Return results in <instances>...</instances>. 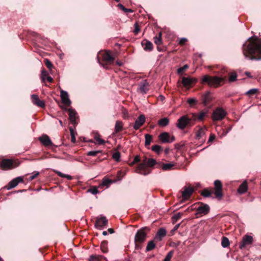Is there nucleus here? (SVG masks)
Listing matches in <instances>:
<instances>
[{"label": "nucleus", "mask_w": 261, "mask_h": 261, "mask_svg": "<svg viewBox=\"0 0 261 261\" xmlns=\"http://www.w3.org/2000/svg\"><path fill=\"white\" fill-rule=\"evenodd\" d=\"M244 56L250 60H261V39L256 36L250 37L242 47Z\"/></svg>", "instance_id": "f257e3e1"}, {"label": "nucleus", "mask_w": 261, "mask_h": 261, "mask_svg": "<svg viewBox=\"0 0 261 261\" xmlns=\"http://www.w3.org/2000/svg\"><path fill=\"white\" fill-rule=\"evenodd\" d=\"M198 120L197 114L191 113L189 115H184L177 120V127L180 129H184L187 127H191Z\"/></svg>", "instance_id": "f03ea898"}, {"label": "nucleus", "mask_w": 261, "mask_h": 261, "mask_svg": "<svg viewBox=\"0 0 261 261\" xmlns=\"http://www.w3.org/2000/svg\"><path fill=\"white\" fill-rule=\"evenodd\" d=\"M150 230V229L148 227H143L137 230L134 238L135 250H140L142 248V244L145 241L147 234Z\"/></svg>", "instance_id": "7ed1b4c3"}, {"label": "nucleus", "mask_w": 261, "mask_h": 261, "mask_svg": "<svg viewBox=\"0 0 261 261\" xmlns=\"http://www.w3.org/2000/svg\"><path fill=\"white\" fill-rule=\"evenodd\" d=\"M115 57V54H112L110 50H101L98 53L97 58L98 62L107 68L108 64H113Z\"/></svg>", "instance_id": "20e7f679"}, {"label": "nucleus", "mask_w": 261, "mask_h": 261, "mask_svg": "<svg viewBox=\"0 0 261 261\" xmlns=\"http://www.w3.org/2000/svg\"><path fill=\"white\" fill-rule=\"evenodd\" d=\"M225 81V77L205 75L203 76L201 84H206L211 87L217 88L223 85Z\"/></svg>", "instance_id": "39448f33"}, {"label": "nucleus", "mask_w": 261, "mask_h": 261, "mask_svg": "<svg viewBox=\"0 0 261 261\" xmlns=\"http://www.w3.org/2000/svg\"><path fill=\"white\" fill-rule=\"evenodd\" d=\"M192 210H196V217L199 218L202 216L207 215L210 212V207L207 204L202 202H198L192 206Z\"/></svg>", "instance_id": "423d86ee"}, {"label": "nucleus", "mask_w": 261, "mask_h": 261, "mask_svg": "<svg viewBox=\"0 0 261 261\" xmlns=\"http://www.w3.org/2000/svg\"><path fill=\"white\" fill-rule=\"evenodd\" d=\"M20 164L17 160L5 159L1 161L0 168L3 170H10L18 167Z\"/></svg>", "instance_id": "0eeeda50"}, {"label": "nucleus", "mask_w": 261, "mask_h": 261, "mask_svg": "<svg viewBox=\"0 0 261 261\" xmlns=\"http://www.w3.org/2000/svg\"><path fill=\"white\" fill-rule=\"evenodd\" d=\"M148 161V159L146 156H144L143 160L141 161L142 162L136 168V172L143 175H146L150 173L151 170L146 167Z\"/></svg>", "instance_id": "6e6552de"}, {"label": "nucleus", "mask_w": 261, "mask_h": 261, "mask_svg": "<svg viewBox=\"0 0 261 261\" xmlns=\"http://www.w3.org/2000/svg\"><path fill=\"white\" fill-rule=\"evenodd\" d=\"M213 190L215 198L219 200H221L224 195L222 191V184L220 180H216L214 181V188Z\"/></svg>", "instance_id": "1a4fd4ad"}, {"label": "nucleus", "mask_w": 261, "mask_h": 261, "mask_svg": "<svg viewBox=\"0 0 261 261\" xmlns=\"http://www.w3.org/2000/svg\"><path fill=\"white\" fill-rule=\"evenodd\" d=\"M227 115V112L222 108H216L212 116L213 121H219L222 120Z\"/></svg>", "instance_id": "9d476101"}, {"label": "nucleus", "mask_w": 261, "mask_h": 261, "mask_svg": "<svg viewBox=\"0 0 261 261\" xmlns=\"http://www.w3.org/2000/svg\"><path fill=\"white\" fill-rule=\"evenodd\" d=\"M38 139L39 141L42 144V145L46 147L51 148L53 147H57V145L54 144L49 137L46 134L42 135Z\"/></svg>", "instance_id": "9b49d317"}, {"label": "nucleus", "mask_w": 261, "mask_h": 261, "mask_svg": "<svg viewBox=\"0 0 261 261\" xmlns=\"http://www.w3.org/2000/svg\"><path fill=\"white\" fill-rule=\"evenodd\" d=\"M64 111H68L69 113V118L71 123L75 125L77 124L76 119L78 118L77 113L72 108L67 109L66 108H64L63 107H61Z\"/></svg>", "instance_id": "f8f14e48"}, {"label": "nucleus", "mask_w": 261, "mask_h": 261, "mask_svg": "<svg viewBox=\"0 0 261 261\" xmlns=\"http://www.w3.org/2000/svg\"><path fill=\"white\" fill-rule=\"evenodd\" d=\"M108 224V220L105 216H101L100 218H96L95 226L99 229H103Z\"/></svg>", "instance_id": "ddd939ff"}, {"label": "nucleus", "mask_w": 261, "mask_h": 261, "mask_svg": "<svg viewBox=\"0 0 261 261\" xmlns=\"http://www.w3.org/2000/svg\"><path fill=\"white\" fill-rule=\"evenodd\" d=\"M159 139L163 143H171L175 140L174 136H170V134L167 132L160 134L159 136Z\"/></svg>", "instance_id": "4468645a"}, {"label": "nucleus", "mask_w": 261, "mask_h": 261, "mask_svg": "<svg viewBox=\"0 0 261 261\" xmlns=\"http://www.w3.org/2000/svg\"><path fill=\"white\" fill-rule=\"evenodd\" d=\"M252 242V237L249 235H245L243 237L242 241L239 244V248L241 249H243L245 248L246 246L251 244Z\"/></svg>", "instance_id": "2eb2a0df"}, {"label": "nucleus", "mask_w": 261, "mask_h": 261, "mask_svg": "<svg viewBox=\"0 0 261 261\" xmlns=\"http://www.w3.org/2000/svg\"><path fill=\"white\" fill-rule=\"evenodd\" d=\"M197 82V80L196 79L184 76L182 77L181 83L184 87L190 88L193 86Z\"/></svg>", "instance_id": "dca6fc26"}, {"label": "nucleus", "mask_w": 261, "mask_h": 261, "mask_svg": "<svg viewBox=\"0 0 261 261\" xmlns=\"http://www.w3.org/2000/svg\"><path fill=\"white\" fill-rule=\"evenodd\" d=\"M23 182V178L21 176L17 177L11 181H10L8 185L6 186V188L8 190H10L11 189L14 188L16 187L19 182Z\"/></svg>", "instance_id": "f3484780"}, {"label": "nucleus", "mask_w": 261, "mask_h": 261, "mask_svg": "<svg viewBox=\"0 0 261 261\" xmlns=\"http://www.w3.org/2000/svg\"><path fill=\"white\" fill-rule=\"evenodd\" d=\"M31 99L34 105L42 108H45V105L44 101L43 100H40L38 95H32Z\"/></svg>", "instance_id": "a211bd4d"}, {"label": "nucleus", "mask_w": 261, "mask_h": 261, "mask_svg": "<svg viewBox=\"0 0 261 261\" xmlns=\"http://www.w3.org/2000/svg\"><path fill=\"white\" fill-rule=\"evenodd\" d=\"M145 122V116L144 115H140L135 122L133 126L135 130H138L141 126H142Z\"/></svg>", "instance_id": "6ab92c4d"}, {"label": "nucleus", "mask_w": 261, "mask_h": 261, "mask_svg": "<svg viewBox=\"0 0 261 261\" xmlns=\"http://www.w3.org/2000/svg\"><path fill=\"white\" fill-rule=\"evenodd\" d=\"M213 99L210 92L207 91L202 95L201 100L203 105L206 106L211 103Z\"/></svg>", "instance_id": "aec40b11"}, {"label": "nucleus", "mask_w": 261, "mask_h": 261, "mask_svg": "<svg viewBox=\"0 0 261 261\" xmlns=\"http://www.w3.org/2000/svg\"><path fill=\"white\" fill-rule=\"evenodd\" d=\"M182 192V198L184 200H187L191 197L194 192V188L191 187H185Z\"/></svg>", "instance_id": "412c9836"}, {"label": "nucleus", "mask_w": 261, "mask_h": 261, "mask_svg": "<svg viewBox=\"0 0 261 261\" xmlns=\"http://www.w3.org/2000/svg\"><path fill=\"white\" fill-rule=\"evenodd\" d=\"M60 96L62 102L66 106L69 107L71 103V101L69 98L68 93L64 90H61Z\"/></svg>", "instance_id": "4be33fe9"}, {"label": "nucleus", "mask_w": 261, "mask_h": 261, "mask_svg": "<svg viewBox=\"0 0 261 261\" xmlns=\"http://www.w3.org/2000/svg\"><path fill=\"white\" fill-rule=\"evenodd\" d=\"M139 90L143 93L145 94L149 90V83L146 80H143L139 84Z\"/></svg>", "instance_id": "5701e85b"}, {"label": "nucleus", "mask_w": 261, "mask_h": 261, "mask_svg": "<svg viewBox=\"0 0 261 261\" xmlns=\"http://www.w3.org/2000/svg\"><path fill=\"white\" fill-rule=\"evenodd\" d=\"M166 230L164 228H161L158 230L154 239L157 241H161L166 236Z\"/></svg>", "instance_id": "b1692460"}, {"label": "nucleus", "mask_w": 261, "mask_h": 261, "mask_svg": "<svg viewBox=\"0 0 261 261\" xmlns=\"http://www.w3.org/2000/svg\"><path fill=\"white\" fill-rule=\"evenodd\" d=\"M159 166L155 167L156 168H161L163 170H170L174 167V165L172 163H167L165 164L162 162H160V163L158 164Z\"/></svg>", "instance_id": "393cba45"}, {"label": "nucleus", "mask_w": 261, "mask_h": 261, "mask_svg": "<svg viewBox=\"0 0 261 261\" xmlns=\"http://www.w3.org/2000/svg\"><path fill=\"white\" fill-rule=\"evenodd\" d=\"M89 261H107V259L103 255L92 254L89 256Z\"/></svg>", "instance_id": "a878e982"}, {"label": "nucleus", "mask_w": 261, "mask_h": 261, "mask_svg": "<svg viewBox=\"0 0 261 261\" xmlns=\"http://www.w3.org/2000/svg\"><path fill=\"white\" fill-rule=\"evenodd\" d=\"M142 45L143 46L144 49L146 51H151L153 48L152 43L146 39L142 41Z\"/></svg>", "instance_id": "bb28decb"}, {"label": "nucleus", "mask_w": 261, "mask_h": 261, "mask_svg": "<svg viewBox=\"0 0 261 261\" xmlns=\"http://www.w3.org/2000/svg\"><path fill=\"white\" fill-rule=\"evenodd\" d=\"M207 130V127L205 126L203 127H199V128L196 134V139L199 140L205 134Z\"/></svg>", "instance_id": "cd10ccee"}, {"label": "nucleus", "mask_w": 261, "mask_h": 261, "mask_svg": "<svg viewBox=\"0 0 261 261\" xmlns=\"http://www.w3.org/2000/svg\"><path fill=\"white\" fill-rule=\"evenodd\" d=\"M247 181H244L239 186V188L238 189V192L239 193L242 194L245 193L247 191Z\"/></svg>", "instance_id": "c85d7f7f"}, {"label": "nucleus", "mask_w": 261, "mask_h": 261, "mask_svg": "<svg viewBox=\"0 0 261 261\" xmlns=\"http://www.w3.org/2000/svg\"><path fill=\"white\" fill-rule=\"evenodd\" d=\"M213 193L214 194L213 190L205 188L201 191V195L204 197H210Z\"/></svg>", "instance_id": "c756f323"}, {"label": "nucleus", "mask_w": 261, "mask_h": 261, "mask_svg": "<svg viewBox=\"0 0 261 261\" xmlns=\"http://www.w3.org/2000/svg\"><path fill=\"white\" fill-rule=\"evenodd\" d=\"M169 123V119L167 117H164L160 119L158 122V124L161 127H165Z\"/></svg>", "instance_id": "7c9ffc66"}, {"label": "nucleus", "mask_w": 261, "mask_h": 261, "mask_svg": "<svg viewBox=\"0 0 261 261\" xmlns=\"http://www.w3.org/2000/svg\"><path fill=\"white\" fill-rule=\"evenodd\" d=\"M159 162H157L155 160L151 158H149L148 161L147 162L146 167L149 168V167L152 168L154 166H159L158 164Z\"/></svg>", "instance_id": "2f4dec72"}, {"label": "nucleus", "mask_w": 261, "mask_h": 261, "mask_svg": "<svg viewBox=\"0 0 261 261\" xmlns=\"http://www.w3.org/2000/svg\"><path fill=\"white\" fill-rule=\"evenodd\" d=\"M123 127V123L121 121H116L115 125V133H118L122 130Z\"/></svg>", "instance_id": "473e14b6"}, {"label": "nucleus", "mask_w": 261, "mask_h": 261, "mask_svg": "<svg viewBox=\"0 0 261 261\" xmlns=\"http://www.w3.org/2000/svg\"><path fill=\"white\" fill-rule=\"evenodd\" d=\"M116 182V180L112 179H109L105 177L102 180V183L100 185V186H107L109 187L111 184Z\"/></svg>", "instance_id": "72a5a7b5"}, {"label": "nucleus", "mask_w": 261, "mask_h": 261, "mask_svg": "<svg viewBox=\"0 0 261 261\" xmlns=\"http://www.w3.org/2000/svg\"><path fill=\"white\" fill-rule=\"evenodd\" d=\"M162 32H160L158 34V35H156L154 37V42L157 45H160L162 44Z\"/></svg>", "instance_id": "f704fd0d"}, {"label": "nucleus", "mask_w": 261, "mask_h": 261, "mask_svg": "<svg viewBox=\"0 0 261 261\" xmlns=\"http://www.w3.org/2000/svg\"><path fill=\"white\" fill-rule=\"evenodd\" d=\"M155 247V244L153 240L149 241L146 248V252L150 251L153 250Z\"/></svg>", "instance_id": "c9c22d12"}, {"label": "nucleus", "mask_w": 261, "mask_h": 261, "mask_svg": "<svg viewBox=\"0 0 261 261\" xmlns=\"http://www.w3.org/2000/svg\"><path fill=\"white\" fill-rule=\"evenodd\" d=\"M108 241H103L100 244V248L103 253H107L108 251Z\"/></svg>", "instance_id": "e433bc0d"}, {"label": "nucleus", "mask_w": 261, "mask_h": 261, "mask_svg": "<svg viewBox=\"0 0 261 261\" xmlns=\"http://www.w3.org/2000/svg\"><path fill=\"white\" fill-rule=\"evenodd\" d=\"M152 151L157 154H160L163 151V148L159 145H154L151 147Z\"/></svg>", "instance_id": "4c0bfd02"}, {"label": "nucleus", "mask_w": 261, "mask_h": 261, "mask_svg": "<svg viewBox=\"0 0 261 261\" xmlns=\"http://www.w3.org/2000/svg\"><path fill=\"white\" fill-rule=\"evenodd\" d=\"M145 146L147 147L150 145L151 142L152 140V136L149 134H146L145 135Z\"/></svg>", "instance_id": "58836bf2"}, {"label": "nucleus", "mask_w": 261, "mask_h": 261, "mask_svg": "<svg viewBox=\"0 0 261 261\" xmlns=\"http://www.w3.org/2000/svg\"><path fill=\"white\" fill-rule=\"evenodd\" d=\"M54 172L60 177H63V178H66L68 180H71L73 179L72 176L68 175V174H65L60 171H54Z\"/></svg>", "instance_id": "ea45409f"}, {"label": "nucleus", "mask_w": 261, "mask_h": 261, "mask_svg": "<svg viewBox=\"0 0 261 261\" xmlns=\"http://www.w3.org/2000/svg\"><path fill=\"white\" fill-rule=\"evenodd\" d=\"M221 245L224 248L229 246V241L227 237H223L222 238Z\"/></svg>", "instance_id": "a19ab883"}, {"label": "nucleus", "mask_w": 261, "mask_h": 261, "mask_svg": "<svg viewBox=\"0 0 261 261\" xmlns=\"http://www.w3.org/2000/svg\"><path fill=\"white\" fill-rule=\"evenodd\" d=\"M207 113V111H206V112H203V111L200 112L199 114H197L198 120H199V121H202L204 119V118L205 117V116L206 115Z\"/></svg>", "instance_id": "79ce46f5"}, {"label": "nucleus", "mask_w": 261, "mask_h": 261, "mask_svg": "<svg viewBox=\"0 0 261 261\" xmlns=\"http://www.w3.org/2000/svg\"><path fill=\"white\" fill-rule=\"evenodd\" d=\"M188 68L189 66L187 64L185 65L184 66L180 67L177 69V73L181 75Z\"/></svg>", "instance_id": "37998d69"}, {"label": "nucleus", "mask_w": 261, "mask_h": 261, "mask_svg": "<svg viewBox=\"0 0 261 261\" xmlns=\"http://www.w3.org/2000/svg\"><path fill=\"white\" fill-rule=\"evenodd\" d=\"M237 74L236 72H231L229 74V82H233L237 80Z\"/></svg>", "instance_id": "c03bdc74"}, {"label": "nucleus", "mask_w": 261, "mask_h": 261, "mask_svg": "<svg viewBox=\"0 0 261 261\" xmlns=\"http://www.w3.org/2000/svg\"><path fill=\"white\" fill-rule=\"evenodd\" d=\"M257 92H258V89H251L246 92V95H247L249 96H251L256 94L257 93Z\"/></svg>", "instance_id": "a18cd8bd"}, {"label": "nucleus", "mask_w": 261, "mask_h": 261, "mask_svg": "<svg viewBox=\"0 0 261 261\" xmlns=\"http://www.w3.org/2000/svg\"><path fill=\"white\" fill-rule=\"evenodd\" d=\"M44 63L45 66L50 70H51V68L54 67L51 62L47 59H45L44 60Z\"/></svg>", "instance_id": "49530a36"}, {"label": "nucleus", "mask_w": 261, "mask_h": 261, "mask_svg": "<svg viewBox=\"0 0 261 261\" xmlns=\"http://www.w3.org/2000/svg\"><path fill=\"white\" fill-rule=\"evenodd\" d=\"M187 102L190 105V106L192 107L195 105H196L198 103V101L195 98H188L187 100Z\"/></svg>", "instance_id": "de8ad7c7"}, {"label": "nucleus", "mask_w": 261, "mask_h": 261, "mask_svg": "<svg viewBox=\"0 0 261 261\" xmlns=\"http://www.w3.org/2000/svg\"><path fill=\"white\" fill-rule=\"evenodd\" d=\"M118 7L120 9L123 10L124 12L127 13V12H133V10L130 9H127L125 8L123 5L121 4H119L118 5Z\"/></svg>", "instance_id": "09e8293b"}, {"label": "nucleus", "mask_w": 261, "mask_h": 261, "mask_svg": "<svg viewBox=\"0 0 261 261\" xmlns=\"http://www.w3.org/2000/svg\"><path fill=\"white\" fill-rule=\"evenodd\" d=\"M182 215V213H178L176 214L175 215H174L172 218L173 223H175L178 220L180 219Z\"/></svg>", "instance_id": "8fccbe9b"}, {"label": "nucleus", "mask_w": 261, "mask_h": 261, "mask_svg": "<svg viewBox=\"0 0 261 261\" xmlns=\"http://www.w3.org/2000/svg\"><path fill=\"white\" fill-rule=\"evenodd\" d=\"M141 161L139 155H136L135 156L134 160L132 162L129 164L130 166H133L135 164L138 163Z\"/></svg>", "instance_id": "3c124183"}, {"label": "nucleus", "mask_w": 261, "mask_h": 261, "mask_svg": "<svg viewBox=\"0 0 261 261\" xmlns=\"http://www.w3.org/2000/svg\"><path fill=\"white\" fill-rule=\"evenodd\" d=\"M69 130H70V135H71V142L73 143H75L76 141V138H75V137L74 135V132L73 128H72L71 127H70Z\"/></svg>", "instance_id": "603ef678"}, {"label": "nucleus", "mask_w": 261, "mask_h": 261, "mask_svg": "<svg viewBox=\"0 0 261 261\" xmlns=\"http://www.w3.org/2000/svg\"><path fill=\"white\" fill-rule=\"evenodd\" d=\"M48 72L46 70H45V69H43L41 71V79H42V81L44 82L45 80H46V77L48 76Z\"/></svg>", "instance_id": "864d4df0"}, {"label": "nucleus", "mask_w": 261, "mask_h": 261, "mask_svg": "<svg viewBox=\"0 0 261 261\" xmlns=\"http://www.w3.org/2000/svg\"><path fill=\"white\" fill-rule=\"evenodd\" d=\"M88 192L93 194H96L99 193L97 188L95 186H92L90 189L88 190Z\"/></svg>", "instance_id": "5fc2aeb1"}, {"label": "nucleus", "mask_w": 261, "mask_h": 261, "mask_svg": "<svg viewBox=\"0 0 261 261\" xmlns=\"http://www.w3.org/2000/svg\"><path fill=\"white\" fill-rule=\"evenodd\" d=\"M173 251H169L167 255L166 256L164 261H170L171 258L173 256Z\"/></svg>", "instance_id": "6e6d98bb"}, {"label": "nucleus", "mask_w": 261, "mask_h": 261, "mask_svg": "<svg viewBox=\"0 0 261 261\" xmlns=\"http://www.w3.org/2000/svg\"><path fill=\"white\" fill-rule=\"evenodd\" d=\"M112 157L115 161H119L120 158V153L119 151H117L113 153Z\"/></svg>", "instance_id": "4d7b16f0"}, {"label": "nucleus", "mask_w": 261, "mask_h": 261, "mask_svg": "<svg viewBox=\"0 0 261 261\" xmlns=\"http://www.w3.org/2000/svg\"><path fill=\"white\" fill-rule=\"evenodd\" d=\"M94 139L96 141L98 144H103L106 142L100 138L99 135L95 136Z\"/></svg>", "instance_id": "13d9d810"}, {"label": "nucleus", "mask_w": 261, "mask_h": 261, "mask_svg": "<svg viewBox=\"0 0 261 261\" xmlns=\"http://www.w3.org/2000/svg\"><path fill=\"white\" fill-rule=\"evenodd\" d=\"M101 151L97 150V151H91L87 153L88 155L90 156H96L98 153H101Z\"/></svg>", "instance_id": "bf43d9fd"}, {"label": "nucleus", "mask_w": 261, "mask_h": 261, "mask_svg": "<svg viewBox=\"0 0 261 261\" xmlns=\"http://www.w3.org/2000/svg\"><path fill=\"white\" fill-rule=\"evenodd\" d=\"M135 30L134 31V33L137 35L139 33L140 31V27L137 22H136L134 24Z\"/></svg>", "instance_id": "052dcab7"}, {"label": "nucleus", "mask_w": 261, "mask_h": 261, "mask_svg": "<svg viewBox=\"0 0 261 261\" xmlns=\"http://www.w3.org/2000/svg\"><path fill=\"white\" fill-rule=\"evenodd\" d=\"M33 173L34 174V175L30 176L29 177V179L30 180H33V179L36 178L39 174V172L38 171H34Z\"/></svg>", "instance_id": "680f3d73"}, {"label": "nucleus", "mask_w": 261, "mask_h": 261, "mask_svg": "<svg viewBox=\"0 0 261 261\" xmlns=\"http://www.w3.org/2000/svg\"><path fill=\"white\" fill-rule=\"evenodd\" d=\"M123 176V175L122 174V172L121 171H119L117 173V178L116 179H115L114 180H116V181H117V180H120L122 179Z\"/></svg>", "instance_id": "e2e57ef3"}, {"label": "nucleus", "mask_w": 261, "mask_h": 261, "mask_svg": "<svg viewBox=\"0 0 261 261\" xmlns=\"http://www.w3.org/2000/svg\"><path fill=\"white\" fill-rule=\"evenodd\" d=\"M216 136L214 134H211L210 135V138L208 139V140L207 142V143H211L214 141V140L215 139Z\"/></svg>", "instance_id": "0e129e2a"}, {"label": "nucleus", "mask_w": 261, "mask_h": 261, "mask_svg": "<svg viewBox=\"0 0 261 261\" xmlns=\"http://www.w3.org/2000/svg\"><path fill=\"white\" fill-rule=\"evenodd\" d=\"M188 40L186 38H181L179 41V44L180 45H184L187 42Z\"/></svg>", "instance_id": "69168bd1"}, {"label": "nucleus", "mask_w": 261, "mask_h": 261, "mask_svg": "<svg viewBox=\"0 0 261 261\" xmlns=\"http://www.w3.org/2000/svg\"><path fill=\"white\" fill-rule=\"evenodd\" d=\"M46 80L49 83H52L53 82V79L48 75L46 77Z\"/></svg>", "instance_id": "338daca9"}, {"label": "nucleus", "mask_w": 261, "mask_h": 261, "mask_svg": "<svg viewBox=\"0 0 261 261\" xmlns=\"http://www.w3.org/2000/svg\"><path fill=\"white\" fill-rule=\"evenodd\" d=\"M180 226V224H176L173 228V229L172 230V231H176V230L178 229V228H179Z\"/></svg>", "instance_id": "774afa93"}]
</instances>
